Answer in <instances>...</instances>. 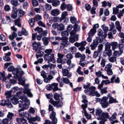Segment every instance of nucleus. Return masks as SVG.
Segmentation results:
<instances>
[{
    "label": "nucleus",
    "instance_id": "nucleus-60",
    "mask_svg": "<svg viewBox=\"0 0 124 124\" xmlns=\"http://www.w3.org/2000/svg\"><path fill=\"white\" fill-rule=\"evenodd\" d=\"M11 17L12 18L14 19L16 18L17 17V13L12 12L11 13Z\"/></svg>",
    "mask_w": 124,
    "mask_h": 124
},
{
    "label": "nucleus",
    "instance_id": "nucleus-59",
    "mask_svg": "<svg viewBox=\"0 0 124 124\" xmlns=\"http://www.w3.org/2000/svg\"><path fill=\"white\" fill-rule=\"evenodd\" d=\"M105 46V49L106 51L110 50V49L111 47L110 43H107L106 44Z\"/></svg>",
    "mask_w": 124,
    "mask_h": 124
},
{
    "label": "nucleus",
    "instance_id": "nucleus-37",
    "mask_svg": "<svg viewBox=\"0 0 124 124\" xmlns=\"http://www.w3.org/2000/svg\"><path fill=\"white\" fill-rule=\"evenodd\" d=\"M79 23V21H78L74 25V29L76 31H79L80 30V27L78 25Z\"/></svg>",
    "mask_w": 124,
    "mask_h": 124
},
{
    "label": "nucleus",
    "instance_id": "nucleus-25",
    "mask_svg": "<svg viewBox=\"0 0 124 124\" xmlns=\"http://www.w3.org/2000/svg\"><path fill=\"white\" fill-rule=\"evenodd\" d=\"M23 92L24 93L27 94L29 97H31L33 96L32 94L30 92V90L28 88H25Z\"/></svg>",
    "mask_w": 124,
    "mask_h": 124
},
{
    "label": "nucleus",
    "instance_id": "nucleus-49",
    "mask_svg": "<svg viewBox=\"0 0 124 124\" xmlns=\"http://www.w3.org/2000/svg\"><path fill=\"white\" fill-rule=\"evenodd\" d=\"M31 115V114H30V113L26 112L24 113L23 117L27 118V119L29 120V118H30L29 117H30Z\"/></svg>",
    "mask_w": 124,
    "mask_h": 124
},
{
    "label": "nucleus",
    "instance_id": "nucleus-5",
    "mask_svg": "<svg viewBox=\"0 0 124 124\" xmlns=\"http://www.w3.org/2000/svg\"><path fill=\"white\" fill-rule=\"evenodd\" d=\"M26 102V103L22 106L21 108L18 110V114L19 116L21 117H23L24 113L23 111L24 109H27L29 107V105L30 104V101H27Z\"/></svg>",
    "mask_w": 124,
    "mask_h": 124
},
{
    "label": "nucleus",
    "instance_id": "nucleus-7",
    "mask_svg": "<svg viewBox=\"0 0 124 124\" xmlns=\"http://www.w3.org/2000/svg\"><path fill=\"white\" fill-rule=\"evenodd\" d=\"M71 53H68L66 55V57L67 60V63L68 65H69V67L70 68L73 67L75 66V64L73 63L71 64V60L73 57V55Z\"/></svg>",
    "mask_w": 124,
    "mask_h": 124
},
{
    "label": "nucleus",
    "instance_id": "nucleus-38",
    "mask_svg": "<svg viewBox=\"0 0 124 124\" xmlns=\"http://www.w3.org/2000/svg\"><path fill=\"white\" fill-rule=\"evenodd\" d=\"M57 28L59 30H62L64 29V26L62 23L58 24L57 26Z\"/></svg>",
    "mask_w": 124,
    "mask_h": 124
},
{
    "label": "nucleus",
    "instance_id": "nucleus-15",
    "mask_svg": "<svg viewBox=\"0 0 124 124\" xmlns=\"http://www.w3.org/2000/svg\"><path fill=\"white\" fill-rule=\"evenodd\" d=\"M102 111L101 109L100 108H97L95 110V115L99 116V117L97 118V119L99 120H100V117L101 116Z\"/></svg>",
    "mask_w": 124,
    "mask_h": 124
},
{
    "label": "nucleus",
    "instance_id": "nucleus-42",
    "mask_svg": "<svg viewBox=\"0 0 124 124\" xmlns=\"http://www.w3.org/2000/svg\"><path fill=\"white\" fill-rule=\"evenodd\" d=\"M112 64L110 63H109L107 64L105 66V70H111V68L112 67Z\"/></svg>",
    "mask_w": 124,
    "mask_h": 124
},
{
    "label": "nucleus",
    "instance_id": "nucleus-16",
    "mask_svg": "<svg viewBox=\"0 0 124 124\" xmlns=\"http://www.w3.org/2000/svg\"><path fill=\"white\" fill-rule=\"evenodd\" d=\"M33 47V49L35 51H37L39 47L41 46V44L39 42H37L36 41H34L32 44Z\"/></svg>",
    "mask_w": 124,
    "mask_h": 124
},
{
    "label": "nucleus",
    "instance_id": "nucleus-63",
    "mask_svg": "<svg viewBox=\"0 0 124 124\" xmlns=\"http://www.w3.org/2000/svg\"><path fill=\"white\" fill-rule=\"evenodd\" d=\"M52 86L51 85H51L48 84L46 86V88L48 90H52L53 88Z\"/></svg>",
    "mask_w": 124,
    "mask_h": 124
},
{
    "label": "nucleus",
    "instance_id": "nucleus-22",
    "mask_svg": "<svg viewBox=\"0 0 124 124\" xmlns=\"http://www.w3.org/2000/svg\"><path fill=\"white\" fill-rule=\"evenodd\" d=\"M51 15L54 16H56L59 14V11L57 9H54L51 11Z\"/></svg>",
    "mask_w": 124,
    "mask_h": 124
},
{
    "label": "nucleus",
    "instance_id": "nucleus-58",
    "mask_svg": "<svg viewBox=\"0 0 124 124\" xmlns=\"http://www.w3.org/2000/svg\"><path fill=\"white\" fill-rule=\"evenodd\" d=\"M16 120L17 122L19 124H21L22 123V122H23V120H25V119H24V118H17L16 119Z\"/></svg>",
    "mask_w": 124,
    "mask_h": 124
},
{
    "label": "nucleus",
    "instance_id": "nucleus-27",
    "mask_svg": "<svg viewBox=\"0 0 124 124\" xmlns=\"http://www.w3.org/2000/svg\"><path fill=\"white\" fill-rule=\"evenodd\" d=\"M115 25L118 31L120 32L121 30L122 27L120 25V22L118 21H116L115 22Z\"/></svg>",
    "mask_w": 124,
    "mask_h": 124
},
{
    "label": "nucleus",
    "instance_id": "nucleus-11",
    "mask_svg": "<svg viewBox=\"0 0 124 124\" xmlns=\"http://www.w3.org/2000/svg\"><path fill=\"white\" fill-rule=\"evenodd\" d=\"M35 31H37L38 33L41 35L45 36L46 35L47 33V31L46 30L43 31V29L41 28L37 27L34 29Z\"/></svg>",
    "mask_w": 124,
    "mask_h": 124
},
{
    "label": "nucleus",
    "instance_id": "nucleus-52",
    "mask_svg": "<svg viewBox=\"0 0 124 124\" xmlns=\"http://www.w3.org/2000/svg\"><path fill=\"white\" fill-rule=\"evenodd\" d=\"M67 5L65 2H63L61 5L60 6V8L62 10H64L66 8Z\"/></svg>",
    "mask_w": 124,
    "mask_h": 124
},
{
    "label": "nucleus",
    "instance_id": "nucleus-3",
    "mask_svg": "<svg viewBox=\"0 0 124 124\" xmlns=\"http://www.w3.org/2000/svg\"><path fill=\"white\" fill-rule=\"evenodd\" d=\"M95 87L91 86L89 87L88 89H85L84 92L85 93H87L88 92H90L88 93V95L90 96H96V97H100V94L97 91H95Z\"/></svg>",
    "mask_w": 124,
    "mask_h": 124
},
{
    "label": "nucleus",
    "instance_id": "nucleus-32",
    "mask_svg": "<svg viewBox=\"0 0 124 124\" xmlns=\"http://www.w3.org/2000/svg\"><path fill=\"white\" fill-rule=\"evenodd\" d=\"M17 36V34L15 32H13L12 34L9 36L8 38L11 40L13 39Z\"/></svg>",
    "mask_w": 124,
    "mask_h": 124
},
{
    "label": "nucleus",
    "instance_id": "nucleus-28",
    "mask_svg": "<svg viewBox=\"0 0 124 124\" xmlns=\"http://www.w3.org/2000/svg\"><path fill=\"white\" fill-rule=\"evenodd\" d=\"M42 40L43 41L44 44L45 46H47L48 45L49 41V38L47 37H43L42 39Z\"/></svg>",
    "mask_w": 124,
    "mask_h": 124
},
{
    "label": "nucleus",
    "instance_id": "nucleus-44",
    "mask_svg": "<svg viewBox=\"0 0 124 124\" xmlns=\"http://www.w3.org/2000/svg\"><path fill=\"white\" fill-rule=\"evenodd\" d=\"M101 27L103 29V30L104 31V33L107 34V31L108 30V27L104 25H103L101 26Z\"/></svg>",
    "mask_w": 124,
    "mask_h": 124
},
{
    "label": "nucleus",
    "instance_id": "nucleus-24",
    "mask_svg": "<svg viewBox=\"0 0 124 124\" xmlns=\"http://www.w3.org/2000/svg\"><path fill=\"white\" fill-rule=\"evenodd\" d=\"M15 117L13 113H12L8 112V114L7 116V117L8 119L10 121L13 120V119Z\"/></svg>",
    "mask_w": 124,
    "mask_h": 124
},
{
    "label": "nucleus",
    "instance_id": "nucleus-61",
    "mask_svg": "<svg viewBox=\"0 0 124 124\" xmlns=\"http://www.w3.org/2000/svg\"><path fill=\"white\" fill-rule=\"evenodd\" d=\"M119 50L123 52V51L124 50V44H121L119 45Z\"/></svg>",
    "mask_w": 124,
    "mask_h": 124
},
{
    "label": "nucleus",
    "instance_id": "nucleus-51",
    "mask_svg": "<svg viewBox=\"0 0 124 124\" xmlns=\"http://www.w3.org/2000/svg\"><path fill=\"white\" fill-rule=\"evenodd\" d=\"M44 52L42 51H39V52H38V54H36V56L37 59H38L39 57H41L43 56Z\"/></svg>",
    "mask_w": 124,
    "mask_h": 124
},
{
    "label": "nucleus",
    "instance_id": "nucleus-33",
    "mask_svg": "<svg viewBox=\"0 0 124 124\" xmlns=\"http://www.w3.org/2000/svg\"><path fill=\"white\" fill-rule=\"evenodd\" d=\"M96 30L95 28H93L91 29L90 31L88 32L89 35L91 36H93L96 32Z\"/></svg>",
    "mask_w": 124,
    "mask_h": 124
},
{
    "label": "nucleus",
    "instance_id": "nucleus-8",
    "mask_svg": "<svg viewBox=\"0 0 124 124\" xmlns=\"http://www.w3.org/2000/svg\"><path fill=\"white\" fill-rule=\"evenodd\" d=\"M98 32V35L99 36L97 37L96 38L97 39H100L99 41L100 43L102 42H103V39L106 37L107 34L104 33L103 35V32L101 29H99Z\"/></svg>",
    "mask_w": 124,
    "mask_h": 124
},
{
    "label": "nucleus",
    "instance_id": "nucleus-34",
    "mask_svg": "<svg viewBox=\"0 0 124 124\" xmlns=\"http://www.w3.org/2000/svg\"><path fill=\"white\" fill-rule=\"evenodd\" d=\"M25 13V12L24 11H23L22 10L19 9L18 15L20 17H23Z\"/></svg>",
    "mask_w": 124,
    "mask_h": 124
},
{
    "label": "nucleus",
    "instance_id": "nucleus-23",
    "mask_svg": "<svg viewBox=\"0 0 124 124\" xmlns=\"http://www.w3.org/2000/svg\"><path fill=\"white\" fill-rule=\"evenodd\" d=\"M51 85L52 86V87L53 88L52 90L53 91L55 92L56 91L58 90V84L56 83H54L51 84Z\"/></svg>",
    "mask_w": 124,
    "mask_h": 124
},
{
    "label": "nucleus",
    "instance_id": "nucleus-43",
    "mask_svg": "<svg viewBox=\"0 0 124 124\" xmlns=\"http://www.w3.org/2000/svg\"><path fill=\"white\" fill-rule=\"evenodd\" d=\"M12 91L10 90L6 92L5 93V94L6 96V98H7L10 97L11 95Z\"/></svg>",
    "mask_w": 124,
    "mask_h": 124
},
{
    "label": "nucleus",
    "instance_id": "nucleus-62",
    "mask_svg": "<svg viewBox=\"0 0 124 124\" xmlns=\"http://www.w3.org/2000/svg\"><path fill=\"white\" fill-rule=\"evenodd\" d=\"M45 8L46 10H50L52 8V6L51 5L46 4L45 5Z\"/></svg>",
    "mask_w": 124,
    "mask_h": 124
},
{
    "label": "nucleus",
    "instance_id": "nucleus-57",
    "mask_svg": "<svg viewBox=\"0 0 124 124\" xmlns=\"http://www.w3.org/2000/svg\"><path fill=\"white\" fill-rule=\"evenodd\" d=\"M19 72V70L18 68L15 69L12 72L13 74L15 75L14 76L16 78V76L18 75Z\"/></svg>",
    "mask_w": 124,
    "mask_h": 124
},
{
    "label": "nucleus",
    "instance_id": "nucleus-45",
    "mask_svg": "<svg viewBox=\"0 0 124 124\" xmlns=\"http://www.w3.org/2000/svg\"><path fill=\"white\" fill-rule=\"evenodd\" d=\"M52 51L53 50L52 49H47L45 50L44 52L46 54H51Z\"/></svg>",
    "mask_w": 124,
    "mask_h": 124
},
{
    "label": "nucleus",
    "instance_id": "nucleus-35",
    "mask_svg": "<svg viewBox=\"0 0 124 124\" xmlns=\"http://www.w3.org/2000/svg\"><path fill=\"white\" fill-rule=\"evenodd\" d=\"M11 2L13 6H17L19 5L18 0H11Z\"/></svg>",
    "mask_w": 124,
    "mask_h": 124
},
{
    "label": "nucleus",
    "instance_id": "nucleus-47",
    "mask_svg": "<svg viewBox=\"0 0 124 124\" xmlns=\"http://www.w3.org/2000/svg\"><path fill=\"white\" fill-rule=\"evenodd\" d=\"M60 97V95L56 93H55L54 95V98L57 101H59V100H60L59 98Z\"/></svg>",
    "mask_w": 124,
    "mask_h": 124
},
{
    "label": "nucleus",
    "instance_id": "nucleus-39",
    "mask_svg": "<svg viewBox=\"0 0 124 124\" xmlns=\"http://www.w3.org/2000/svg\"><path fill=\"white\" fill-rule=\"evenodd\" d=\"M35 21H40V20L42 19V16L41 15H35L34 18Z\"/></svg>",
    "mask_w": 124,
    "mask_h": 124
},
{
    "label": "nucleus",
    "instance_id": "nucleus-4",
    "mask_svg": "<svg viewBox=\"0 0 124 124\" xmlns=\"http://www.w3.org/2000/svg\"><path fill=\"white\" fill-rule=\"evenodd\" d=\"M0 105L3 106H6L8 108H11L13 106L11 103V101L9 99H4L0 101Z\"/></svg>",
    "mask_w": 124,
    "mask_h": 124
},
{
    "label": "nucleus",
    "instance_id": "nucleus-31",
    "mask_svg": "<svg viewBox=\"0 0 124 124\" xmlns=\"http://www.w3.org/2000/svg\"><path fill=\"white\" fill-rule=\"evenodd\" d=\"M29 23L31 27H33L34 25L35 21L33 18H31L29 20Z\"/></svg>",
    "mask_w": 124,
    "mask_h": 124
},
{
    "label": "nucleus",
    "instance_id": "nucleus-1",
    "mask_svg": "<svg viewBox=\"0 0 124 124\" xmlns=\"http://www.w3.org/2000/svg\"><path fill=\"white\" fill-rule=\"evenodd\" d=\"M108 97L104 96L102 98H96V100L97 102H100L102 107L103 108H107L109 104L118 102L116 99H114L112 97H110L109 98L108 101Z\"/></svg>",
    "mask_w": 124,
    "mask_h": 124
},
{
    "label": "nucleus",
    "instance_id": "nucleus-64",
    "mask_svg": "<svg viewBox=\"0 0 124 124\" xmlns=\"http://www.w3.org/2000/svg\"><path fill=\"white\" fill-rule=\"evenodd\" d=\"M41 75L42 76L44 79L47 77L46 73L44 70L42 71L41 72Z\"/></svg>",
    "mask_w": 124,
    "mask_h": 124
},
{
    "label": "nucleus",
    "instance_id": "nucleus-18",
    "mask_svg": "<svg viewBox=\"0 0 124 124\" xmlns=\"http://www.w3.org/2000/svg\"><path fill=\"white\" fill-rule=\"evenodd\" d=\"M109 115L108 112H103L102 113L101 116L100 117V120L101 119H104L105 120H107V119H109Z\"/></svg>",
    "mask_w": 124,
    "mask_h": 124
},
{
    "label": "nucleus",
    "instance_id": "nucleus-12",
    "mask_svg": "<svg viewBox=\"0 0 124 124\" xmlns=\"http://www.w3.org/2000/svg\"><path fill=\"white\" fill-rule=\"evenodd\" d=\"M56 116V114L54 112H52L50 115V117L52 120L53 124H56L57 123V119Z\"/></svg>",
    "mask_w": 124,
    "mask_h": 124
},
{
    "label": "nucleus",
    "instance_id": "nucleus-54",
    "mask_svg": "<svg viewBox=\"0 0 124 124\" xmlns=\"http://www.w3.org/2000/svg\"><path fill=\"white\" fill-rule=\"evenodd\" d=\"M57 80L59 83L60 86V87H62L63 85V84L62 80V79L61 80H60V76H59L57 78Z\"/></svg>",
    "mask_w": 124,
    "mask_h": 124
},
{
    "label": "nucleus",
    "instance_id": "nucleus-9",
    "mask_svg": "<svg viewBox=\"0 0 124 124\" xmlns=\"http://www.w3.org/2000/svg\"><path fill=\"white\" fill-rule=\"evenodd\" d=\"M73 31H72L70 32L71 36L69 38V41L72 43L78 40L79 36L78 34H75V33Z\"/></svg>",
    "mask_w": 124,
    "mask_h": 124
},
{
    "label": "nucleus",
    "instance_id": "nucleus-10",
    "mask_svg": "<svg viewBox=\"0 0 124 124\" xmlns=\"http://www.w3.org/2000/svg\"><path fill=\"white\" fill-rule=\"evenodd\" d=\"M49 102L54 107L56 106L57 108L61 107L63 105V103L62 102L54 101L53 99H50Z\"/></svg>",
    "mask_w": 124,
    "mask_h": 124
},
{
    "label": "nucleus",
    "instance_id": "nucleus-21",
    "mask_svg": "<svg viewBox=\"0 0 124 124\" xmlns=\"http://www.w3.org/2000/svg\"><path fill=\"white\" fill-rule=\"evenodd\" d=\"M24 73L23 71H21L18 72V74L16 77V78L20 80L22 79V76L24 74Z\"/></svg>",
    "mask_w": 124,
    "mask_h": 124
},
{
    "label": "nucleus",
    "instance_id": "nucleus-40",
    "mask_svg": "<svg viewBox=\"0 0 124 124\" xmlns=\"http://www.w3.org/2000/svg\"><path fill=\"white\" fill-rule=\"evenodd\" d=\"M123 53V52L121 51L120 50L118 51H115L114 52V55L115 56H119L121 55Z\"/></svg>",
    "mask_w": 124,
    "mask_h": 124
},
{
    "label": "nucleus",
    "instance_id": "nucleus-36",
    "mask_svg": "<svg viewBox=\"0 0 124 124\" xmlns=\"http://www.w3.org/2000/svg\"><path fill=\"white\" fill-rule=\"evenodd\" d=\"M62 80L63 82V84L64 83L65 84H68L70 82V80L68 78H67L63 77L62 78Z\"/></svg>",
    "mask_w": 124,
    "mask_h": 124
},
{
    "label": "nucleus",
    "instance_id": "nucleus-30",
    "mask_svg": "<svg viewBox=\"0 0 124 124\" xmlns=\"http://www.w3.org/2000/svg\"><path fill=\"white\" fill-rule=\"evenodd\" d=\"M21 19L18 17L17 19L15 20V25H17L18 27H21Z\"/></svg>",
    "mask_w": 124,
    "mask_h": 124
},
{
    "label": "nucleus",
    "instance_id": "nucleus-14",
    "mask_svg": "<svg viewBox=\"0 0 124 124\" xmlns=\"http://www.w3.org/2000/svg\"><path fill=\"white\" fill-rule=\"evenodd\" d=\"M62 72L63 76H67L68 78H70L72 76L71 73L69 72V70L67 69H63Z\"/></svg>",
    "mask_w": 124,
    "mask_h": 124
},
{
    "label": "nucleus",
    "instance_id": "nucleus-55",
    "mask_svg": "<svg viewBox=\"0 0 124 124\" xmlns=\"http://www.w3.org/2000/svg\"><path fill=\"white\" fill-rule=\"evenodd\" d=\"M70 19L71 22L72 23L75 24L77 22L76 18L74 17L71 16L70 18Z\"/></svg>",
    "mask_w": 124,
    "mask_h": 124
},
{
    "label": "nucleus",
    "instance_id": "nucleus-13",
    "mask_svg": "<svg viewBox=\"0 0 124 124\" xmlns=\"http://www.w3.org/2000/svg\"><path fill=\"white\" fill-rule=\"evenodd\" d=\"M116 112H115L111 117L109 116V119L110 121H112L111 122V124H114L115 123H118V121L117 120H114L116 119V116L117 115Z\"/></svg>",
    "mask_w": 124,
    "mask_h": 124
},
{
    "label": "nucleus",
    "instance_id": "nucleus-17",
    "mask_svg": "<svg viewBox=\"0 0 124 124\" xmlns=\"http://www.w3.org/2000/svg\"><path fill=\"white\" fill-rule=\"evenodd\" d=\"M61 34L62 36V38L63 40H68V37L69 35V34L67 31H63L61 33Z\"/></svg>",
    "mask_w": 124,
    "mask_h": 124
},
{
    "label": "nucleus",
    "instance_id": "nucleus-2",
    "mask_svg": "<svg viewBox=\"0 0 124 124\" xmlns=\"http://www.w3.org/2000/svg\"><path fill=\"white\" fill-rule=\"evenodd\" d=\"M21 92H17L16 95H13V98H12L11 102L14 104H16L19 103V108H21L22 106L26 103L27 101H29L27 98L23 96H21L18 99L16 98L17 96L19 97V95L21 93Z\"/></svg>",
    "mask_w": 124,
    "mask_h": 124
},
{
    "label": "nucleus",
    "instance_id": "nucleus-20",
    "mask_svg": "<svg viewBox=\"0 0 124 124\" xmlns=\"http://www.w3.org/2000/svg\"><path fill=\"white\" fill-rule=\"evenodd\" d=\"M53 78V77L50 73V74L47 77L44 79V81L46 83H49L50 82L51 80Z\"/></svg>",
    "mask_w": 124,
    "mask_h": 124
},
{
    "label": "nucleus",
    "instance_id": "nucleus-19",
    "mask_svg": "<svg viewBox=\"0 0 124 124\" xmlns=\"http://www.w3.org/2000/svg\"><path fill=\"white\" fill-rule=\"evenodd\" d=\"M69 42L67 40H63L60 45V48L61 49L63 48L66 46H67L69 44Z\"/></svg>",
    "mask_w": 124,
    "mask_h": 124
},
{
    "label": "nucleus",
    "instance_id": "nucleus-56",
    "mask_svg": "<svg viewBox=\"0 0 124 124\" xmlns=\"http://www.w3.org/2000/svg\"><path fill=\"white\" fill-rule=\"evenodd\" d=\"M62 21H61L62 23H63L64 24H66L67 23L69 20L68 18H62Z\"/></svg>",
    "mask_w": 124,
    "mask_h": 124
},
{
    "label": "nucleus",
    "instance_id": "nucleus-50",
    "mask_svg": "<svg viewBox=\"0 0 124 124\" xmlns=\"http://www.w3.org/2000/svg\"><path fill=\"white\" fill-rule=\"evenodd\" d=\"M68 15L67 12L66 11H64L62 13L61 18H68L66 17Z\"/></svg>",
    "mask_w": 124,
    "mask_h": 124
},
{
    "label": "nucleus",
    "instance_id": "nucleus-53",
    "mask_svg": "<svg viewBox=\"0 0 124 124\" xmlns=\"http://www.w3.org/2000/svg\"><path fill=\"white\" fill-rule=\"evenodd\" d=\"M12 77V74H8V76L5 78L4 79V81L6 82H8L9 81H10V80L9 79L10 78Z\"/></svg>",
    "mask_w": 124,
    "mask_h": 124
},
{
    "label": "nucleus",
    "instance_id": "nucleus-41",
    "mask_svg": "<svg viewBox=\"0 0 124 124\" xmlns=\"http://www.w3.org/2000/svg\"><path fill=\"white\" fill-rule=\"evenodd\" d=\"M60 4L59 1L57 0H54L52 2V5L54 7H56Z\"/></svg>",
    "mask_w": 124,
    "mask_h": 124
},
{
    "label": "nucleus",
    "instance_id": "nucleus-26",
    "mask_svg": "<svg viewBox=\"0 0 124 124\" xmlns=\"http://www.w3.org/2000/svg\"><path fill=\"white\" fill-rule=\"evenodd\" d=\"M111 46H112V49L114 50L117 47L118 45L117 42H113L110 43Z\"/></svg>",
    "mask_w": 124,
    "mask_h": 124
},
{
    "label": "nucleus",
    "instance_id": "nucleus-48",
    "mask_svg": "<svg viewBox=\"0 0 124 124\" xmlns=\"http://www.w3.org/2000/svg\"><path fill=\"white\" fill-rule=\"evenodd\" d=\"M85 103H84V104H82L81 105V107L82 108H83V110L85 112L84 113H87L85 109L87 108V102H85Z\"/></svg>",
    "mask_w": 124,
    "mask_h": 124
},
{
    "label": "nucleus",
    "instance_id": "nucleus-29",
    "mask_svg": "<svg viewBox=\"0 0 124 124\" xmlns=\"http://www.w3.org/2000/svg\"><path fill=\"white\" fill-rule=\"evenodd\" d=\"M69 49L72 54L75 53L77 51V48L74 46L69 47Z\"/></svg>",
    "mask_w": 124,
    "mask_h": 124
},
{
    "label": "nucleus",
    "instance_id": "nucleus-46",
    "mask_svg": "<svg viewBox=\"0 0 124 124\" xmlns=\"http://www.w3.org/2000/svg\"><path fill=\"white\" fill-rule=\"evenodd\" d=\"M109 60L110 62H116V57H115L114 56H112L109 58Z\"/></svg>",
    "mask_w": 124,
    "mask_h": 124
},
{
    "label": "nucleus",
    "instance_id": "nucleus-6",
    "mask_svg": "<svg viewBox=\"0 0 124 124\" xmlns=\"http://www.w3.org/2000/svg\"><path fill=\"white\" fill-rule=\"evenodd\" d=\"M44 58L45 60L48 61V63H49L50 62L54 63L56 61L54 58V55L53 54H45Z\"/></svg>",
    "mask_w": 124,
    "mask_h": 124
}]
</instances>
